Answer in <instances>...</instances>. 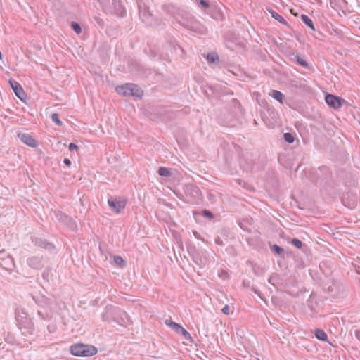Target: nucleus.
Instances as JSON below:
<instances>
[{"instance_id":"obj_1","label":"nucleus","mask_w":360,"mask_h":360,"mask_svg":"<svg viewBox=\"0 0 360 360\" xmlns=\"http://www.w3.org/2000/svg\"><path fill=\"white\" fill-rule=\"evenodd\" d=\"M177 22L185 28L196 32L199 34H205L207 33L206 28L195 20L193 16L187 12H182L176 17Z\"/></svg>"},{"instance_id":"obj_2","label":"nucleus","mask_w":360,"mask_h":360,"mask_svg":"<svg viewBox=\"0 0 360 360\" xmlns=\"http://www.w3.org/2000/svg\"><path fill=\"white\" fill-rule=\"evenodd\" d=\"M70 352L76 356L89 357L95 355L98 350L93 345L77 343L70 347Z\"/></svg>"},{"instance_id":"obj_3","label":"nucleus","mask_w":360,"mask_h":360,"mask_svg":"<svg viewBox=\"0 0 360 360\" xmlns=\"http://www.w3.org/2000/svg\"><path fill=\"white\" fill-rule=\"evenodd\" d=\"M118 94L123 96L141 97L143 95V91L134 84H125L116 88Z\"/></svg>"},{"instance_id":"obj_4","label":"nucleus","mask_w":360,"mask_h":360,"mask_svg":"<svg viewBox=\"0 0 360 360\" xmlns=\"http://www.w3.org/2000/svg\"><path fill=\"white\" fill-rule=\"evenodd\" d=\"M137 4L139 9V17L141 20L146 24L151 25L153 23V16L148 8L141 1H137Z\"/></svg>"},{"instance_id":"obj_5","label":"nucleus","mask_w":360,"mask_h":360,"mask_svg":"<svg viewBox=\"0 0 360 360\" xmlns=\"http://www.w3.org/2000/svg\"><path fill=\"white\" fill-rule=\"evenodd\" d=\"M126 200L121 198L108 199V203L112 211L115 213H120L126 206Z\"/></svg>"},{"instance_id":"obj_6","label":"nucleus","mask_w":360,"mask_h":360,"mask_svg":"<svg viewBox=\"0 0 360 360\" xmlns=\"http://www.w3.org/2000/svg\"><path fill=\"white\" fill-rule=\"evenodd\" d=\"M325 101L329 106L335 110L340 108L342 103L345 102L344 99L332 94L326 95L325 97Z\"/></svg>"},{"instance_id":"obj_7","label":"nucleus","mask_w":360,"mask_h":360,"mask_svg":"<svg viewBox=\"0 0 360 360\" xmlns=\"http://www.w3.org/2000/svg\"><path fill=\"white\" fill-rule=\"evenodd\" d=\"M185 193L186 196L190 197L193 200H199L201 198V192L199 188L193 184L186 186Z\"/></svg>"},{"instance_id":"obj_8","label":"nucleus","mask_w":360,"mask_h":360,"mask_svg":"<svg viewBox=\"0 0 360 360\" xmlns=\"http://www.w3.org/2000/svg\"><path fill=\"white\" fill-rule=\"evenodd\" d=\"M56 217L60 221L66 224L72 230L75 231L77 229L75 221L65 214L63 212H58L56 214Z\"/></svg>"},{"instance_id":"obj_9","label":"nucleus","mask_w":360,"mask_h":360,"mask_svg":"<svg viewBox=\"0 0 360 360\" xmlns=\"http://www.w3.org/2000/svg\"><path fill=\"white\" fill-rule=\"evenodd\" d=\"M9 83L16 96L21 101H23L24 98L25 97V93L21 85L15 81L10 80Z\"/></svg>"},{"instance_id":"obj_10","label":"nucleus","mask_w":360,"mask_h":360,"mask_svg":"<svg viewBox=\"0 0 360 360\" xmlns=\"http://www.w3.org/2000/svg\"><path fill=\"white\" fill-rule=\"evenodd\" d=\"M18 137L22 143L30 147L34 148L38 145L37 141L28 134H19Z\"/></svg>"},{"instance_id":"obj_11","label":"nucleus","mask_w":360,"mask_h":360,"mask_svg":"<svg viewBox=\"0 0 360 360\" xmlns=\"http://www.w3.org/2000/svg\"><path fill=\"white\" fill-rule=\"evenodd\" d=\"M27 264L35 269H40L43 266L42 259L39 257H31L27 260Z\"/></svg>"},{"instance_id":"obj_12","label":"nucleus","mask_w":360,"mask_h":360,"mask_svg":"<svg viewBox=\"0 0 360 360\" xmlns=\"http://www.w3.org/2000/svg\"><path fill=\"white\" fill-rule=\"evenodd\" d=\"M269 95L279 103H283L284 95L282 92L277 90H272Z\"/></svg>"},{"instance_id":"obj_13","label":"nucleus","mask_w":360,"mask_h":360,"mask_svg":"<svg viewBox=\"0 0 360 360\" xmlns=\"http://www.w3.org/2000/svg\"><path fill=\"white\" fill-rule=\"evenodd\" d=\"M36 244L40 247H42L44 249H47V250H52L54 248V245L52 243H51L46 240H43L41 239L37 240Z\"/></svg>"},{"instance_id":"obj_14","label":"nucleus","mask_w":360,"mask_h":360,"mask_svg":"<svg viewBox=\"0 0 360 360\" xmlns=\"http://www.w3.org/2000/svg\"><path fill=\"white\" fill-rule=\"evenodd\" d=\"M314 335L317 339L322 341H326L328 339V335L326 332L321 329H316L314 330Z\"/></svg>"},{"instance_id":"obj_15","label":"nucleus","mask_w":360,"mask_h":360,"mask_svg":"<svg viewBox=\"0 0 360 360\" xmlns=\"http://www.w3.org/2000/svg\"><path fill=\"white\" fill-rule=\"evenodd\" d=\"M165 323H166V325L169 326L172 330H174L177 333H179V332L181 331V330L183 328L179 324H178L175 322H173V321H170L167 319L165 321Z\"/></svg>"},{"instance_id":"obj_16","label":"nucleus","mask_w":360,"mask_h":360,"mask_svg":"<svg viewBox=\"0 0 360 360\" xmlns=\"http://www.w3.org/2000/svg\"><path fill=\"white\" fill-rule=\"evenodd\" d=\"M269 11L271 14L272 18H274L275 20H278L279 22H281L283 25H288L286 20L278 13H277L276 12H275L273 10H269Z\"/></svg>"},{"instance_id":"obj_17","label":"nucleus","mask_w":360,"mask_h":360,"mask_svg":"<svg viewBox=\"0 0 360 360\" xmlns=\"http://www.w3.org/2000/svg\"><path fill=\"white\" fill-rule=\"evenodd\" d=\"M301 19L306 25L310 27L313 31H315V27L311 19L304 14L301 15Z\"/></svg>"},{"instance_id":"obj_18","label":"nucleus","mask_w":360,"mask_h":360,"mask_svg":"<svg viewBox=\"0 0 360 360\" xmlns=\"http://www.w3.org/2000/svg\"><path fill=\"white\" fill-rule=\"evenodd\" d=\"M158 174L164 177H170L172 176L171 171L166 167H160L158 170Z\"/></svg>"},{"instance_id":"obj_19","label":"nucleus","mask_w":360,"mask_h":360,"mask_svg":"<svg viewBox=\"0 0 360 360\" xmlns=\"http://www.w3.org/2000/svg\"><path fill=\"white\" fill-rule=\"evenodd\" d=\"M1 260V259H0V261ZM2 262H5V265H6V266H4V264L2 262H0V266H3L6 270L11 269L12 266H13V262L12 258L11 257H8L6 259H2Z\"/></svg>"},{"instance_id":"obj_20","label":"nucleus","mask_w":360,"mask_h":360,"mask_svg":"<svg viewBox=\"0 0 360 360\" xmlns=\"http://www.w3.org/2000/svg\"><path fill=\"white\" fill-rule=\"evenodd\" d=\"M51 120L59 127H61L63 124V122L60 120L59 115L58 113H53L51 115Z\"/></svg>"},{"instance_id":"obj_21","label":"nucleus","mask_w":360,"mask_h":360,"mask_svg":"<svg viewBox=\"0 0 360 360\" xmlns=\"http://www.w3.org/2000/svg\"><path fill=\"white\" fill-rule=\"evenodd\" d=\"M207 60L208 63H213L217 60H219V56L214 53H208L207 56Z\"/></svg>"},{"instance_id":"obj_22","label":"nucleus","mask_w":360,"mask_h":360,"mask_svg":"<svg viewBox=\"0 0 360 360\" xmlns=\"http://www.w3.org/2000/svg\"><path fill=\"white\" fill-rule=\"evenodd\" d=\"M284 139L288 143H292L295 141V138L292 134L288 132L284 134Z\"/></svg>"},{"instance_id":"obj_23","label":"nucleus","mask_w":360,"mask_h":360,"mask_svg":"<svg viewBox=\"0 0 360 360\" xmlns=\"http://www.w3.org/2000/svg\"><path fill=\"white\" fill-rule=\"evenodd\" d=\"M71 26H72V30L77 34H80L82 32V28L79 23L76 22H72Z\"/></svg>"},{"instance_id":"obj_24","label":"nucleus","mask_w":360,"mask_h":360,"mask_svg":"<svg viewBox=\"0 0 360 360\" xmlns=\"http://www.w3.org/2000/svg\"><path fill=\"white\" fill-rule=\"evenodd\" d=\"M179 334H181L184 336V338L186 340H192L191 334L184 328H182Z\"/></svg>"},{"instance_id":"obj_25","label":"nucleus","mask_w":360,"mask_h":360,"mask_svg":"<svg viewBox=\"0 0 360 360\" xmlns=\"http://www.w3.org/2000/svg\"><path fill=\"white\" fill-rule=\"evenodd\" d=\"M114 262L116 264L122 266H123V264L124 263V259H122V257H120V256H115L114 257Z\"/></svg>"},{"instance_id":"obj_26","label":"nucleus","mask_w":360,"mask_h":360,"mask_svg":"<svg viewBox=\"0 0 360 360\" xmlns=\"http://www.w3.org/2000/svg\"><path fill=\"white\" fill-rule=\"evenodd\" d=\"M291 243L295 245L297 248H301L302 247V242L297 238H293Z\"/></svg>"},{"instance_id":"obj_27","label":"nucleus","mask_w":360,"mask_h":360,"mask_svg":"<svg viewBox=\"0 0 360 360\" xmlns=\"http://www.w3.org/2000/svg\"><path fill=\"white\" fill-rule=\"evenodd\" d=\"M295 59H296L297 63L299 65H302V66H303V67H305V68L308 67V63H307L304 60H303L302 58H301L300 57H299V56H297L295 57Z\"/></svg>"},{"instance_id":"obj_28","label":"nucleus","mask_w":360,"mask_h":360,"mask_svg":"<svg viewBox=\"0 0 360 360\" xmlns=\"http://www.w3.org/2000/svg\"><path fill=\"white\" fill-rule=\"evenodd\" d=\"M271 250L273 251H274L276 253H277L278 255H280L283 252V249L277 245H273L271 246Z\"/></svg>"},{"instance_id":"obj_29","label":"nucleus","mask_w":360,"mask_h":360,"mask_svg":"<svg viewBox=\"0 0 360 360\" xmlns=\"http://www.w3.org/2000/svg\"><path fill=\"white\" fill-rule=\"evenodd\" d=\"M202 215L203 217H207L209 219H213L214 218L213 214L210 211H209L207 210H202Z\"/></svg>"},{"instance_id":"obj_30","label":"nucleus","mask_w":360,"mask_h":360,"mask_svg":"<svg viewBox=\"0 0 360 360\" xmlns=\"http://www.w3.org/2000/svg\"><path fill=\"white\" fill-rule=\"evenodd\" d=\"M223 314L226 315H229L230 314V307L228 304H226L221 309Z\"/></svg>"},{"instance_id":"obj_31","label":"nucleus","mask_w":360,"mask_h":360,"mask_svg":"<svg viewBox=\"0 0 360 360\" xmlns=\"http://www.w3.org/2000/svg\"><path fill=\"white\" fill-rule=\"evenodd\" d=\"M193 259H194L195 262L198 265H199V266H200L202 267L205 264V262L202 259H200L198 261V259L196 255H193Z\"/></svg>"},{"instance_id":"obj_32","label":"nucleus","mask_w":360,"mask_h":360,"mask_svg":"<svg viewBox=\"0 0 360 360\" xmlns=\"http://www.w3.org/2000/svg\"><path fill=\"white\" fill-rule=\"evenodd\" d=\"M200 4L205 8H207L210 6L208 2L205 0H200Z\"/></svg>"},{"instance_id":"obj_33","label":"nucleus","mask_w":360,"mask_h":360,"mask_svg":"<svg viewBox=\"0 0 360 360\" xmlns=\"http://www.w3.org/2000/svg\"><path fill=\"white\" fill-rule=\"evenodd\" d=\"M47 328H48L49 331L51 333H55L56 330V327L55 325H49L47 326Z\"/></svg>"},{"instance_id":"obj_34","label":"nucleus","mask_w":360,"mask_h":360,"mask_svg":"<svg viewBox=\"0 0 360 360\" xmlns=\"http://www.w3.org/2000/svg\"><path fill=\"white\" fill-rule=\"evenodd\" d=\"M77 149H78L77 145H76L75 143H70V145H69V150L70 151H72V150H77Z\"/></svg>"},{"instance_id":"obj_35","label":"nucleus","mask_w":360,"mask_h":360,"mask_svg":"<svg viewBox=\"0 0 360 360\" xmlns=\"http://www.w3.org/2000/svg\"><path fill=\"white\" fill-rule=\"evenodd\" d=\"M355 336L359 340H360V330H355Z\"/></svg>"},{"instance_id":"obj_36","label":"nucleus","mask_w":360,"mask_h":360,"mask_svg":"<svg viewBox=\"0 0 360 360\" xmlns=\"http://www.w3.org/2000/svg\"><path fill=\"white\" fill-rule=\"evenodd\" d=\"M64 163L66 165L70 166L71 165V161L68 158H65L64 159Z\"/></svg>"},{"instance_id":"obj_37","label":"nucleus","mask_w":360,"mask_h":360,"mask_svg":"<svg viewBox=\"0 0 360 360\" xmlns=\"http://www.w3.org/2000/svg\"><path fill=\"white\" fill-rule=\"evenodd\" d=\"M193 234H194V236H195L197 238H199V236H198V232H197L196 231H193Z\"/></svg>"},{"instance_id":"obj_38","label":"nucleus","mask_w":360,"mask_h":360,"mask_svg":"<svg viewBox=\"0 0 360 360\" xmlns=\"http://www.w3.org/2000/svg\"><path fill=\"white\" fill-rule=\"evenodd\" d=\"M320 5L322 4V0H315Z\"/></svg>"},{"instance_id":"obj_39","label":"nucleus","mask_w":360,"mask_h":360,"mask_svg":"<svg viewBox=\"0 0 360 360\" xmlns=\"http://www.w3.org/2000/svg\"><path fill=\"white\" fill-rule=\"evenodd\" d=\"M38 314L40 316H41L42 319H44V317L42 316L41 311H38Z\"/></svg>"},{"instance_id":"obj_40","label":"nucleus","mask_w":360,"mask_h":360,"mask_svg":"<svg viewBox=\"0 0 360 360\" xmlns=\"http://www.w3.org/2000/svg\"><path fill=\"white\" fill-rule=\"evenodd\" d=\"M98 1H101V2H103V1H105V0H98Z\"/></svg>"},{"instance_id":"obj_41","label":"nucleus","mask_w":360,"mask_h":360,"mask_svg":"<svg viewBox=\"0 0 360 360\" xmlns=\"http://www.w3.org/2000/svg\"><path fill=\"white\" fill-rule=\"evenodd\" d=\"M222 274H224V275H226V273L224 272V271H222Z\"/></svg>"}]
</instances>
